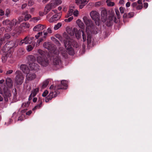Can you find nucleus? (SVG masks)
Instances as JSON below:
<instances>
[{
  "mask_svg": "<svg viewBox=\"0 0 152 152\" xmlns=\"http://www.w3.org/2000/svg\"><path fill=\"white\" fill-rule=\"evenodd\" d=\"M43 45L44 48L50 50L52 53L53 64L55 65H60L61 64V61L58 56L59 52L56 49L54 45L51 42H46L43 44Z\"/></svg>",
  "mask_w": 152,
  "mask_h": 152,
  "instance_id": "1",
  "label": "nucleus"
},
{
  "mask_svg": "<svg viewBox=\"0 0 152 152\" xmlns=\"http://www.w3.org/2000/svg\"><path fill=\"white\" fill-rule=\"evenodd\" d=\"M67 82L65 80H63L61 82V85L58 86L57 87H56L54 88V87L53 85H52L50 88V90L53 89L51 91L49 95L45 99V101L46 102H48L49 100H51L52 98L55 97L57 96L58 94V93L56 91V88L58 89H66L67 87Z\"/></svg>",
  "mask_w": 152,
  "mask_h": 152,
  "instance_id": "2",
  "label": "nucleus"
},
{
  "mask_svg": "<svg viewBox=\"0 0 152 152\" xmlns=\"http://www.w3.org/2000/svg\"><path fill=\"white\" fill-rule=\"evenodd\" d=\"M63 37L64 38L67 39L66 41V40H63V42L66 51L65 50H63L62 48L61 49V48H60L59 49L61 53L64 56H65L67 52L70 55H73L74 54V50L71 47V44L68 40L70 38V37L68 36H67L66 33H64V34Z\"/></svg>",
  "mask_w": 152,
  "mask_h": 152,
  "instance_id": "3",
  "label": "nucleus"
},
{
  "mask_svg": "<svg viewBox=\"0 0 152 152\" xmlns=\"http://www.w3.org/2000/svg\"><path fill=\"white\" fill-rule=\"evenodd\" d=\"M67 32L71 36H73L75 34L76 37L78 39L81 37L82 34L83 41H85L86 40V35L81 30H78L76 28H74L73 29L69 28L67 30Z\"/></svg>",
  "mask_w": 152,
  "mask_h": 152,
  "instance_id": "4",
  "label": "nucleus"
},
{
  "mask_svg": "<svg viewBox=\"0 0 152 152\" xmlns=\"http://www.w3.org/2000/svg\"><path fill=\"white\" fill-rule=\"evenodd\" d=\"M4 25H8L6 28V31L7 32H9L12 29V28L16 24H18V21H17L15 19H13L11 21L6 20L3 22Z\"/></svg>",
  "mask_w": 152,
  "mask_h": 152,
  "instance_id": "5",
  "label": "nucleus"
},
{
  "mask_svg": "<svg viewBox=\"0 0 152 152\" xmlns=\"http://www.w3.org/2000/svg\"><path fill=\"white\" fill-rule=\"evenodd\" d=\"M38 63L42 66L46 67L49 64L50 60L46 56H39L37 58Z\"/></svg>",
  "mask_w": 152,
  "mask_h": 152,
  "instance_id": "6",
  "label": "nucleus"
},
{
  "mask_svg": "<svg viewBox=\"0 0 152 152\" xmlns=\"http://www.w3.org/2000/svg\"><path fill=\"white\" fill-rule=\"evenodd\" d=\"M17 75L15 79V83L17 85H21L23 82L24 77L21 72L19 71H17L15 72Z\"/></svg>",
  "mask_w": 152,
  "mask_h": 152,
  "instance_id": "7",
  "label": "nucleus"
},
{
  "mask_svg": "<svg viewBox=\"0 0 152 152\" xmlns=\"http://www.w3.org/2000/svg\"><path fill=\"white\" fill-rule=\"evenodd\" d=\"M90 15L91 18L95 21L96 25L100 24L99 14L96 11H92L90 13Z\"/></svg>",
  "mask_w": 152,
  "mask_h": 152,
  "instance_id": "8",
  "label": "nucleus"
},
{
  "mask_svg": "<svg viewBox=\"0 0 152 152\" xmlns=\"http://www.w3.org/2000/svg\"><path fill=\"white\" fill-rule=\"evenodd\" d=\"M83 19L86 26V31L87 32L88 31L91 30L90 29L92 28L93 26V24L91 19L86 16H84L83 18Z\"/></svg>",
  "mask_w": 152,
  "mask_h": 152,
  "instance_id": "9",
  "label": "nucleus"
},
{
  "mask_svg": "<svg viewBox=\"0 0 152 152\" xmlns=\"http://www.w3.org/2000/svg\"><path fill=\"white\" fill-rule=\"evenodd\" d=\"M35 72L29 70V72L26 74V81H31L35 79L36 77Z\"/></svg>",
  "mask_w": 152,
  "mask_h": 152,
  "instance_id": "10",
  "label": "nucleus"
},
{
  "mask_svg": "<svg viewBox=\"0 0 152 152\" xmlns=\"http://www.w3.org/2000/svg\"><path fill=\"white\" fill-rule=\"evenodd\" d=\"M4 93L3 96L4 100L6 102L8 101V99L11 96V94L10 91L7 87H5L3 88Z\"/></svg>",
  "mask_w": 152,
  "mask_h": 152,
  "instance_id": "11",
  "label": "nucleus"
},
{
  "mask_svg": "<svg viewBox=\"0 0 152 152\" xmlns=\"http://www.w3.org/2000/svg\"><path fill=\"white\" fill-rule=\"evenodd\" d=\"M29 71L36 72L39 69V65L36 63H29Z\"/></svg>",
  "mask_w": 152,
  "mask_h": 152,
  "instance_id": "12",
  "label": "nucleus"
},
{
  "mask_svg": "<svg viewBox=\"0 0 152 152\" xmlns=\"http://www.w3.org/2000/svg\"><path fill=\"white\" fill-rule=\"evenodd\" d=\"M62 15L61 13L59 12L53 15L49 20L50 23H52L58 20L61 18Z\"/></svg>",
  "mask_w": 152,
  "mask_h": 152,
  "instance_id": "13",
  "label": "nucleus"
},
{
  "mask_svg": "<svg viewBox=\"0 0 152 152\" xmlns=\"http://www.w3.org/2000/svg\"><path fill=\"white\" fill-rule=\"evenodd\" d=\"M75 2L77 4L79 5L80 8L81 9L87 4L88 1L87 0H75Z\"/></svg>",
  "mask_w": 152,
  "mask_h": 152,
  "instance_id": "14",
  "label": "nucleus"
},
{
  "mask_svg": "<svg viewBox=\"0 0 152 152\" xmlns=\"http://www.w3.org/2000/svg\"><path fill=\"white\" fill-rule=\"evenodd\" d=\"M33 38H29L27 36L25 37L23 39L21 40L19 43V45H22L23 44H27L31 42L30 40L32 39Z\"/></svg>",
  "mask_w": 152,
  "mask_h": 152,
  "instance_id": "15",
  "label": "nucleus"
},
{
  "mask_svg": "<svg viewBox=\"0 0 152 152\" xmlns=\"http://www.w3.org/2000/svg\"><path fill=\"white\" fill-rule=\"evenodd\" d=\"M39 88H37L32 90L28 98L29 101L31 100L33 97H34L37 95L39 92Z\"/></svg>",
  "mask_w": 152,
  "mask_h": 152,
  "instance_id": "16",
  "label": "nucleus"
},
{
  "mask_svg": "<svg viewBox=\"0 0 152 152\" xmlns=\"http://www.w3.org/2000/svg\"><path fill=\"white\" fill-rule=\"evenodd\" d=\"M15 42L13 41H9L7 42L5 45V50H8L15 46Z\"/></svg>",
  "mask_w": 152,
  "mask_h": 152,
  "instance_id": "17",
  "label": "nucleus"
},
{
  "mask_svg": "<svg viewBox=\"0 0 152 152\" xmlns=\"http://www.w3.org/2000/svg\"><path fill=\"white\" fill-rule=\"evenodd\" d=\"M107 15V12L106 10L104 9L102 10L101 12V20L103 22H105L106 20V18Z\"/></svg>",
  "mask_w": 152,
  "mask_h": 152,
  "instance_id": "18",
  "label": "nucleus"
},
{
  "mask_svg": "<svg viewBox=\"0 0 152 152\" xmlns=\"http://www.w3.org/2000/svg\"><path fill=\"white\" fill-rule=\"evenodd\" d=\"M54 8L50 3L47 4L45 7L44 11V13L45 14H47L51 9Z\"/></svg>",
  "mask_w": 152,
  "mask_h": 152,
  "instance_id": "19",
  "label": "nucleus"
},
{
  "mask_svg": "<svg viewBox=\"0 0 152 152\" xmlns=\"http://www.w3.org/2000/svg\"><path fill=\"white\" fill-rule=\"evenodd\" d=\"M5 82L6 85L8 88H12L13 86V82L11 78H7L5 79Z\"/></svg>",
  "mask_w": 152,
  "mask_h": 152,
  "instance_id": "20",
  "label": "nucleus"
},
{
  "mask_svg": "<svg viewBox=\"0 0 152 152\" xmlns=\"http://www.w3.org/2000/svg\"><path fill=\"white\" fill-rule=\"evenodd\" d=\"M45 27V26L44 25L39 24L34 27L33 30L35 31H39L43 30Z\"/></svg>",
  "mask_w": 152,
  "mask_h": 152,
  "instance_id": "21",
  "label": "nucleus"
},
{
  "mask_svg": "<svg viewBox=\"0 0 152 152\" xmlns=\"http://www.w3.org/2000/svg\"><path fill=\"white\" fill-rule=\"evenodd\" d=\"M61 0H52L50 1V3L54 8L57 6L58 5L62 3Z\"/></svg>",
  "mask_w": 152,
  "mask_h": 152,
  "instance_id": "22",
  "label": "nucleus"
},
{
  "mask_svg": "<svg viewBox=\"0 0 152 152\" xmlns=\"http://www.w3.org/2000/svg\"><path fill=\"white\" fill-rule=\"evenodd\" d=\"M22 15L24 16V20L25 21H26L28 20L29 19L31 18V15L29 14H28V11H26L22 13Z\"/></svg>",
  "mask_w": 152,
  "mask_h": 152,
  "instance_id": "23",
  "label": "nucleus"
},
{
  "mask_svg": "<svg viewBox=\"0 0 152 152\" xmlns=\"http://www.w3.org/2000/svg\"><path fill=\"white\" fill-rule=\"evenodd\" d=\"M20 68L24 73L26 74L29 72V69H28L27 66L25 64L21 65Z\"/></svg>",
  "mask_w": 152,
  "mask_h": 152,
  "instance_id": "24",
  "label": "nucleus"
},
{
  "mask_svg": "<svg viewBox=\"0 0 152 152\" xmlns=\"http://www.w3.org/2000/svg\"><path fill=\"white\" fill-rule=\"evenodd\" d=\"M76 23L80 28L83 29L84 28V24L80 19H78L76 21Z\"/></svg>",
  "mask_w": 152,
  "mask_h": 152,
  "instance_id": "25",
  "label": "nucleus"
},
{
  "mask_svg": "<svg viewBox=\"0 0 152 152\" xmlns=\"http://www.w3.org/2000/svg\"><path fill=\"white\" fill-rule=\"evenodd\" d=\"M27 59L29 61V63H35L36 58L34 56L32 55H30L28 56Z\"/></svg>",
  "mask_w": 152,
  "mask_h": 152,
  "instance_id": "26",
  "label": "nucleus"
},
{
  "mask_svg": "<svg viewBox=\"0 0 152 152\" xmlns=\"http://www.w3.org/2000/svg\"><path fill=\"white\" fill-rule=\"evenodd\" d=\"M87 33V40L88 44L91 43V31H88L86 32Z\"/></svg>",
  "mask_w": 152,
  "mask_h": 152,
  "instance_id": "27",
  "label": "nucleus"
},
{
  "mask_svg": "<svg viewBox=\"0 0 152 152\" xmlns=\"http://www.w3.org/2000/svg\"><path fill=\"white\" fill-rule=\"evenodd\" d=\"M10 38V35L8 34H5L4 38L0 39V40L3 43L4 41H5L6 40L9 39Z\"/></svg>",
  "mask_w": 152,
  "mask_h": 152,
  "instance_id": "28",
  "label": "nucleus"
},
{
  "mask_svg": "<svg viewBox=\"0 0 152 152\" xmlns=\"http://www.w3.org/2000/svg\"><path fill=\"white\" fill-rule=\"evenodd\" d=\"M106 3L107 5L109 7H112L115 5V3L112 1L111 0H107Z\"/></svg>",
  "mask_w": 152,
  "mask_h": 152,
  "instance_id": "29",
  "label": "nucleus"
},
{
  "mask_svg": "<svg viewBox=\"0 0 152 152\" xmlns=\"http://www.w3.org/2000/svg\"><path fill=\"white\" fill-rule=\"evenodd\" d=\"M21 26L24 28H29L30 25L28 23H24L22 24Z\"/></svg>",
  "mask_w": 152,
  "mask_h": 152,
  "instance_id": "30",
  "label": "nucleus"
},
{
  "mask_svg": "<svg viewBox=\"0 0 152 152\" xmlns=\"http://www.w3.org/2000/svg\"><path fill=\"white\" fill-rule=\"evenodd\" d=\"M25 112V110H23L21 111V112L22 113V115L19 117L18 118V121H22L24 119V114H23V113H24Z\"/></svg>",
  "mask_w": 152,
  "mask_h": 152,
  "instance_id": "31",
  "label": "nucleus"
},
{
  "mask_svg": "<svg viewBox=\"0 0 152 152\" xmlns=\"http://www.w3.org/2000/svg\"><path fill=\"white\" fill-rule=\"evenodd\" d=\"M20 3L22 4L21 6V8L22 9L25 8L27 6V4L26 1L24 0H21L20 1Z\"/></svg>",
  "mask_w": 152,
  "mask_h": 152,
  "instance_id": "32",
  "label": "nucleus"
},
{
  "mask_svg": "<svg viewBox=\"0 0 152 152\" xmlns=\"http://www.w3.org/2000/svg\"><path fill=\"white\" fill-rule=\"evenodd\" d=\"M40 19V18L39 17L33 18L31 19L30 21L33 22L34 23H36L38 20Z\"/></svg>",
  "mask_w": 152,
  "mask_h": 152,
  "instance_id": "33",
  "label": "nucleus"
},
{
  "mask_svg": "<svg viewBox=\"0 0 152 152\" xmlns=\"http://www.w3.org/2000/svg\"><path fill=\"white\" fill-rule=\"evenodd\" d=\"M62 26L61 23H58L57 24L55 25L54 27V30H57L58 29Z\"/></svg>",
  "mask_w": 152,
  "mask_h": 152,
  "instance_id": "34",
  "label": "nucleus"
},
{
  "mask_svg": "<svg viewBox=\"0 0 152 152\" xmlns=\"http://www.w3.org/2000/svg\"><path fill=\"white\" fill-rule=\"evenodd\" d=\"M42 106V102L41 101L39 102V104H37L35 107L33 109V110H35L39 109Z\"/></svg>",
  "mask_w": 152,
  "mask_h": 152,
  "instance_id": "35",
  "label": "nucleus"
},
{
  "mask_svg": "<svg viewBox=\"0 0 152 152\" xmlns=\"http://www.w3.org/2000/svg\"><path fill=\"white\" fill-rule=\"evenodd\" d=\"M34 45H30L27 46L26 48V49L28 51H30L31 50L33 49L34 47Z\"/></svg>",
  "mask_w": 152,
  "mask_h": 152,
  "instance_id": "36",
  "label": "nucleus"
},
{
  "mask_svg": "<svg viewBox=\"0 0 152 152\" xmlns=\"http://www.w3.org/2000/svg\"><path fill=\"white\" fill-rule=\"evenodd\" d=\"M30 103V102L29 101H28L27 102L23 103L22 106L23 107H27L29 106Z\"/></svg>",
  "mask_w": 152,
  "mask_h": 152,
  "instance_id": "37",
  "label": "nucleus"
},
{
  "mask_svg": "<svg viewBox=\"0 0 152 152\" xmlns=\"http://www.w3.org/2000/svg\"><path fill=\"white\" fill-rule=\"evenodd\" d=\"M79 14V12L78 10H73V15L75 17H77Z\"/></svg>",
  "mask_w": 152,
  "mask_h": 152,
  "instance_id": "38",
  "label": "nucleus"
},
{
  "mask_svg": "<svg viewBox=\"0 0 152 152\" xmlns=\"http://www.w3.org/2000/svg\"><path fill=\"white\" fill-rule=\"evenodd\" d=\"M55 37L56 38L58 39L61 42H63V39L62 38L59 34H56L55 35Z\"/></svg>",
  "mask_w": 152,
  "mask_h": 152,
  "instance_id": "39",
  "label": "nucleus"
},
{
  "mask_svg": "<svg viewBox=\"0 0 152 152\" xmlns=\"http://www.w3.org/2000/svg\"><path fill=\"white\" fill-rule=\"evenodd\" d=\"M73 17L72 16H71V17L69 18L68 19H65L64 20V21L65 22H70L71 21L73 20Z\"/></svg>",
  "mask_w": 152,
  "mask_h": 152,
  "instance_id": "40",
  "label": "nucleus"
},
{
  "mask_svg": "<svg viewBox=\"0 0 152 152\" xmlns=\"http://www.w3.org/2000/svg\"><path fill=\"white\" fill-rule=\"evenodd\" d=\"M42 32H38L37 34L35 35V37L37 39H38V38L42 36Z\"/></svg>",
  "mask_w": 152,
  "mask_h": 152,
  "instance_id": "41",
  "label": "nucleus"
},
{
  "mask_svg": "<svg viewBox=\"0 0 152 152\" xmlns=\"http://www.w3.org/2000/svg\"><path fill=\"white\" fill-rule=\"evenodd\" d=\"M51 39L53 41L55 42L57 44H58V45H60V44L59 43V42H58V41L54 37H51Z\"/></svg>",
  "mask_w": 152,
  "mask_h": 152,
  "instance_id": "42",
  "label": "nucleus"
},
{
  "mask_svg": "<svg viewBox=\"0 0 152 152\" xmlns=\"http://www.w3.org/2000/svg\"><path fill=\"white\" fill-rule=\"evenodd\" d=\"M23 20H24V18L22 16H20L18 18V20L17 21L18 22L19 24L21 22H22Z\"/></svg>",
  "mask_w": 152,
  "mask_h": 152,
  "instance_id": "43",
  "label": "nucleus"
},
{
  "mask_svg": "<svg viewBox=\"0 0 152 152\" xmlns=\"http://www.w3.org/2000/svg\"><path fill=\"white\" fill-rule=\"evenodd\" d=\"M34 4V2L32 0H29L28 2V5L31 6Z\"/></svg>",
  "mask_w": 152,
  "mask_h": 152,
  "instance_id": "44",
  "label": "nucleus"
},
{
  "mask_svg": "<svg viewBox=\"0 0 152 152\" xmlns=\"http://www.w3.org/2000/svg\"><path fill=\"white\" fill-rule=\"evenodd\" d=\"M43 41L42 38H40L38 40L37 42L36 46H38L39 43Z\"/></svg>",
  "mask_w": 152,
  "mask_h": 152,
  "instance_id": "45",
  "label": "nucleus"
},
{
  "mask_svg": "<svg viewBox=\"0 0 152 152\" xmlns=\"http://www.w3.org/2000/svg\"><path fill=\"white\" fill-rule=\"evenodd\" d=\"M48 93V91L46 90L42 94V96L43 97H45L47 94Z\"/></svg>",
  "mask_w": 152,
  "mask_h": 152,
  "instance_id": "46",
  "label": "nucleus"
},
{
  "mask_svg": "<svg viewBox=\"0 0 152 152\" xmlns=\"http://www.w3.org/2000/svg\"><path fill=\"white\" fill-rule=\"evenodd\" d=\"M73 10L72 9H70L68 11V14L69 15L71 16L73 14Z\"/></svg>",
  "mask_w": 152,
  "mask_h": 152,
  "instance_id": "47",
  "label": "nucleus"
},
{
  "mask_svg": "<svg viewBox=\"0 0 152 152\" xmlns=\"http://www.w3.org/2000/svg\"><path fill=\"white\" fill-rule=\"evenodd\" d=\"M38 52L42 56H43L44 55V52L41 50H38Z\"/></svg>",
  "mask_w": 152,
  "mask_h": 152,
  "instance_id": "48",
  "label": "nucleus"
},
{
  "mask_svg": "<svg viewBox=\"0 0 152 152\" xmlns=\"http://www.w3.org/2000/svg\"><path fill=\"white\" fill-rule=\"evenodd\" d=\"M120 12L121 13H124L125 9L122 7H121L119 8Z\"/></svg>",
  "mask_w": 152,
  "mask_h": 152,
  "instance_id": "49",
  "label": "nucleus"
},
{
  "mask_svg": "<svg viewBox=\"0 0 152 152\" xmlns=\"http://www.w3.org/2000/svg\"><path fill=\"white\" fill-rule=\"evenodd\" d=\"M48 84V82L47 81H46L43 83L42 87L43 88L46 87Z\"/></svg>",
  "mask_w": 152,
  "mask_h": 152,
  "instance_id": "50",
  "label": "nucleus"
},
{
  "mask_svg": "<svg viewBox=\"0 0 152 152\" xmlns=\"http://www.w3.org/2000/svg\"><path fill=\"white\" fill-rule=\"evenodd\" d=\"M10 13V11L9 9H7L6 11V12L5 13V15L7 17L9 16Z\"/></svg>",
  "mask_w": 152,
  "mask_h": 152,
  "instance_id": "51",
  "label": "nucleus"
},
{
  "mask_svg": "<svg viewBox=\"0 0 152 152\" xmlns=\"http://www.w3.org/2000/svg\"><path fill=\"white\" fill-rule=\"evenodd\" d=\"M47 32L49 34H51L52 33V28L50 27H49L47 29Z\"/></svg>",
  "mask_w": 152,
  "mask_h": 152,
  "instance_id": "52",
  "label": "nucleus"
},
{
  "mask_svg": "<svg viewBox=\"0 0 152 152\" xmlns=\"http://www.w3.org/2000/svg\"><path fill=\"white\" fill-rule=\"evenodd\" d=\"M134 15V13L133 12L129 13L128 14V17L130 18L133 17Z\"/></svg>",
  "mask_w": 152,
  "mask_h": 152,
  "instance_id": "53",
  "label": "nucleus"
},
{
  "mask_svg": "<svg viewBox=\"0 0 152 152\" xmlns=\"http://www.w3.org/2000/svg\"><path fill=\"white\" fill-rule=\"evenodd\" d=\"M7 58L6 56H3L2 57V60L3 62H5L7 60Z\"/></svg>",
  "mask_w": 152,
  "mask_h": 152,
  "instance_id": "54",
  "label": "nucleus"
},
{
  "mask_svg": "<svg viewBox=\"0 0 152 152\" xmlns=\"http://www.w3.org/2000/svg\"><path fill=\"white\" fill-rule=\"evenodd\" d=\"M142 8V6L141 4L137 5L136 7V9L138 10L141 9Z\"/></svg>",
  "mask_w": 152,
  "mask_h": 152,
  "instance_id": "55",
  "label": "nucleus"
},
{
  "mask_svg": "<svg viewBox=\"0 0 152 152\" xmlns=\"http://www.w3.org/2000/svg\"><path fill=\"white\" fill-rule=\"evenodd\" d=\"M102 4V3L100 1H98L96 2L95 4V5L96 6H100Z\"/></svg>",
  "mask_w": 152,
  "mask_h": 152,
  "instance_id": "56",
  "label": "nucleus"
},
{
  "mask_svg": "<svg viewBox=\"0 0 152 152\" xmlns=\"http://www.w3.org/2000/svg\"><path fill=\"white\" fill-rule=\"evenodd\" d=\"M18 114L16 112H14L13 113L12 115V117L13 118H15L17 116Z\"/></svg>",
  "mask_w": 152,
  "mask_h": 152,
  "instance_id": "57",
  "label": "nucleus"
},
{
  "mask_svg": "<svg viewBox=\"0 0 152 152\" xmlns=\"http://www.w3.org/2000/svg\"><path fill=\"white\" fill-rule=\"evenodd\" d=\"M48 34V33L47 32H45L43 31V38H45L47 36V35Z\"/></svg>",
  "mask_w": 152,
  "mask_h": 152,
  "instance_id": "58",
  "label": "nucleus"
},
{
  "mask_svg": "<svg viewBox=\"0 0 152 152\" xmlns=\"http://www.w3.org/2000/svg\"><path fill=\"white\" fill-rule=\"evenodd\" d=\"M13 72V71L12 70H10L8 71H7L6 74V75H8V74H10L11 73H12Z\"/></svg>",
  "mask_w": 152,
  "mask_h": 152,
  "instance_id": "59",
  "label": "nucleus"
},
{
  "mask_svg": "<svg viewBox=\"0 0 152 152\" xmlns=\"http://www.w3.org/2000/svg\"><path fill=\"white\" fill-rule=\"evenodd\" d=\"M4 14V11L0 9V16H2Z\"/></svg>",
  "mask_w": 152,
  "mask_h": 152,
  "instance_id": "60",
  "label": "nucleus"
},
{
  "mask_svg": "<svg viewBox=\"0 0 152 152\" xmlns=\"http://www.w3.org/2000/svg\"><path fill=\"white\" fill-rule=\"evenodd\" d=\"M148 6V4L147 3L145 2L144 3V7L146 9L147 8Z\"/></svg>",
  "mask_w": 152,
  "mask_h": 152,
  "instance_id": "61",
  "label": "nucleus"
},
{
  "mask_svg": "<svg viewBox=\"0 0 152 152\" xmlns=\"http://www.w3.org/2000/svg\"><path fill=\"white\" fill-rule=\"evenodd\" d=\"M124 1L123 0H120L119 1V3L121 5H124Z\"/></svg>",
  "mask_w": 152,
  "mask_h": 152,
  "instance_id": "62",
  "label": "nucleus"
},
{
  "mask_svg": "<svg viewBox=\"0 0 152 152\" xmlns=\"http://www.w3.org/2000/svg\"><path fill=\"white\" fill-rule=\"evenodd\" d=\"M32 113L31 111H29L26 113V114L27 115H30Z\"/></svg>",
  "mask_w": 152,
  "mask_h": 152,
  "instance_id": "63",
  "label": "nucleus"
},
{
  "mask_svg": "<svg viewBox=\"0 0 152 152\" xmlns=\"http://www.w3.org/2000/svg\"><path fill=\"white\" fill-rule=\"evenodd\" d=\"M130 5V3L129 2H127L126 4V7H129Z\"/></svg>",
  "mask_w": 152,
  "mask_h": 152,
  "instance_id": "64",
  "label": "nucleus"
}]
</instances>
